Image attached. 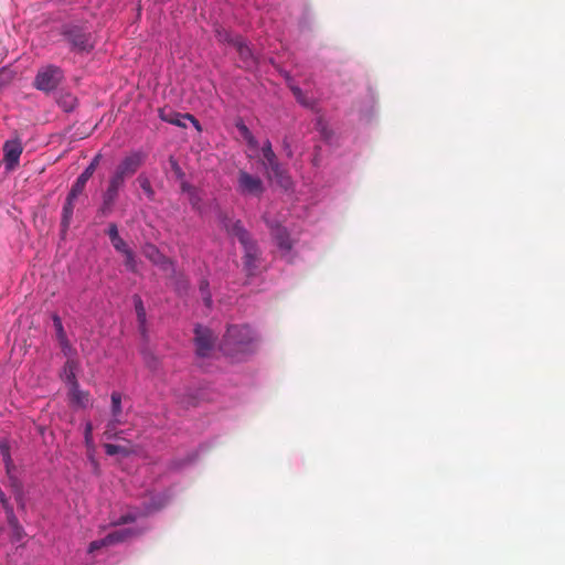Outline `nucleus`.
Wrapping results in <instances>:
<instances>
[{
    "label": "nucleus",
    "instance_id": "nucleus-4",
    "mask_svg": "<svg viewBox=\"0 0 565 565\" xmlns=\"http://www.w3.org/2000/svg\"><path fill=\"white\" fill-rule=\"evenodd\" d=\"M237 191L243 195L260 196L265 186L259 177L239 170L237 173Z\"/></svg>",
    "mask_w": 565,
    "mask_h": 565
},
{
    "label": "nucleus",
    "instance_id": "nucleus-30",
    "mask_svg": "<svg viewBox=\"0 0 565 565\" xmlns=\"http://www.w3.org/2000/svg\"><path fill=\"white\" fill-rule=\"evenodd\" d=\"M111 245L114 246V248L117 250V252H120L121 254H124L125 252L129 250L130 248H128L126 242L119 237V238H116L111 241Z\"/></svg>",
    "mask_w": 565,
    "mask_h": 565
},
{
    "label": "nucleus",
    "instance_id": "nucleus-40",
    "mask_svg": "<svg viewBox=\"0 0 565 565\" xmlns=\"http://www.w3.org/2000/svg\"><path fill=\"white\" fill-rule=\"evenodd\" d=\"M66 98H67V100H65L63 103V107H64L65 110L68 111V110H72L74 108L75 98L72 97L71 95H67Z\"/></svg>",
    "mask_w": 565,
    "mask_h": 565
},
{
    "label": "nucleus",
    "instance_id": "nucleus-5",
    "mask_svg": "<svg viewBox=\"0 0 565 565\" xmlns=\"http://www.w3.org/2000/svg\"><path fill=\"white\" fill-rule=\"evenodd\" d=\"M126 179L119 175L117 172L110 175L108 180V185L105 192L103 193V204L100 211L106 214L109 213L115 204L119 191L125 186Z\"/></svg>",
    "mask_w": 565,
    "mask_h": 565
},
{
    "label": "nucleus",
    "instance_id": "nucleus-8",
    "mask_svg": "<svg viewBox=\"0 0 565 565\" xmlns=\"http://www.w3.org/2000/svg\"><path fill=\"white\" fill-rule=\"evenodd\" d=\"M222 225L228 235L237 238L242 246H246L255 242L249 232L244 227L242 221L233 220L224 215L222 217Z\"/></svg>",
    "mask_w": 565,
    "mask_h": 565
},
{
    "label": "nucleus",
    "instance_id": "nucleus-41",
    "mask_svg": "<svg viewBox=\"0 0 565 565\" xmlns=\"http://www.w3.org/2000/svg\"><path fill=\"white\" fill-rule=\"evenodd\" d=\"M195 190H196V188H194L193 185H191L190 183H188V182H185V181H183V182L181 183V191H182L183 193H186L188 195H189L190 193H192L193 191H195Z\"/></svg>",
    "mask_w": 565,
    "mask_h": 565
},
{
    "label": "nucleus",
    "instance_id": "nucleus-19",
    "mask_svg": "<svg viewBox=\"0 0 565 565\" xmlns=\"http://www.w3.org/2000/svg\"><path fill=\"white\" fill-rule=\"evenodd\" d=\"M267 172L276 179L280 186L288 189L291 185V179L280 163L277 164V169L269 168Z\"/></svg>",
    "mask_w": 565,
    "mask_h": 565
},
{
    "label": "nucleus",
    "instance_id": "nucleus-31",
    "mask_svg": "<svg viewBox=\"0 0 565 565\" xmlns=\"http://www.w3.org/2000/svg\"><path fill=\"white\" fill-rule=\"evenodd\" d=\"M53 322H54V327H55L56 332H57V337L60 339H65V332H64V329H63L62 320H61V318L57 315L53 316Z\"/></svg>",
    "mask_w": 565,
    "mask_h": 565
},
{
    "label": "nucleus",
    "instance_id": "nucleus-17",
    "mask_svg": "<svg viewBox=\"0 0 565 565\" xmlns=\"http://www.w3.org/2000/svg\"><path fill=\"white\" fill-rule=\"evenodd\" d=\"M70 396L72 402L82 407H85L89 402V393L82 391L77 381L70 385Z\"/></svg>",
    "mask_w": 565,
    "mask_h": 565
},
{
    "label": "nucleus",
    "instance_id": "nucleus-46",
    "mask_svg": "<svg viewBox=\"0 0 565 565\" xmlns=\"http://www.w3.org/2000/svg\"><path fill=\"white\" fill-rule=\"evenodd\" d=\"M0 501H1L2 505H3L4 508H7L8 500H7V498H6L4 493L2 492V490H1V489H0Z\"/></svg>",
    "mask_w": 565,
    "mask_h": 565
},
{
    "label": "nucleus",
    "instance_id": "nucleus-42",
    "mask_svg": "<svg viewBox=\"0 0 565 565\" xmlns=\"http://www.w3.org/2000/svg\"><path fill=\"white\" fill-rule=\"evenodd\" d=\"M250 149H257L258 148V141L256 138L252 135L245 140Z\"/></svg>",
    "mask_w": 565,
    "mask_h": 565
},
{
    "label": "nucleus",
    "instance_id": "nucleus-37",
    "mask_svg": "<svg viewBox=\"0 0 565 565\" xmlns=\"http://www.w3.org/2000/svg\"><path fill=\"white\" fill-rule=\"evenodd\" d=\"M107 234H108V236H109L110 242H111L113 239H115V237H116V238H119V237H120V235H119V233H118L117 225H116V224H114V223L109 225V228H108Z\"/></svg>",
    "mask_w": 565,
    "mask_h": 565
},
{
    "label": "nucleus",
    "instance_id": "nucleus-47",
    "mask_svg": "<svg viewBox=\"0 0 565 565\" xmlns=\"http://www.w3.org/2000/svg\"><path fill=\"white\" fill-rule=\"evenodd\" d=\"M291 89H292L294 95L299 99L300 96L302 95L301 89L299 87H292Z\"/></svg>",
    "mask_w": 565,
    "mask_h": 565
},
{
    "label": "nucleus",
    "instance_id": "nucleus-27",
    "mask_svg": "<svg viewBox=\"0 0 565 565\" xmlns=\"http://www.w3.org/2000/svg\"><path fill=\"white\" fill-rule=\"evenodd\" d=\"M125 256V265L126 267L131 270V271H136L137 270V263H136V258H135V255L132 253L131 249L125 252L122 254Z\"/></svg>",
    "mask_w": 565,
    "mask_h": 565
},
{
    "label": "nucleus",
    "instance_id": "nucleus-24",
    "mask_svg": "<svg viewBox=\"0 0 565 565\" xmlns=\"http://www.w3.org/2000/svg\"><path fill=\"white\" fill-rule=\"evenodd\" d=\"M104 448L108 456H115L118 454L127 456L130 452L127 447L120 445L105 444Z\"/></svg>",
    "mask_w": 565,
    "mask_h": 565
},
{
    "label": "nucleus",
    "instance_id": "nucleus-12",
    "mask_svg": "<svg viewBox=\"0 0 565 565\" xmlns=\"http://www.w3.org/2000/svg\"><path fill=\"white\" fill-rule=\"evenodd\" d=\"M234 47L237 50L242 67L246 70L256 67L258 60L243 38L234 42Z\"/></svg>",
    "mask_w": 565,
    "mask_h": 565
},
{
    "label": "nucleus",
    "instance_id": "nucleus-16",
    "mask_svg": "<svg viewBox=\"0 0 565 565\" xmlns=\"http://www.w3.org/2000/svg\"><path fill=\"white\" fill-rule=\"evenodd\" d=\"M75 198H71L70 195L66 196L63 210H62V220H61V226L63 232H66L70 227L74 206H75Z\"/></svg>",
    "mask_w": 565,
    "mask_h": 565
},
{
    "label": "nucleus",
    "instance_id": "nucleus-9",
    "mask_svg": "<svg viewBox=\"0 0 565 565\" xmlns=\"http://www.w3.org/2000/svg\"><path fill=\"white\" fill-rule=\"evenodd\" d=\"M194 341L196 345V353L199 356H207L214 345V335L209 328L198 326L194 329Z\"/></svg>",
    "mask_w": 565,
    "mask_h": 565
},
{
    "label": "nucleus",
    "instance_id": "nucleus-43",
    "mask_svg": "<svg viewBox=\"0 0 565 565\" xmlns=\"http://www.w3.org/2000/svg\"><path fill=\"white\" fill-rule=\"evenodd\" d=\"M200 291L201 295H205L209 291V281L206 279H202L200 281Z\"/></svg>",
    "mask_w": 565,
    "mask_h": 565
},
{
    "label": "nucleus",
    "instance_id": "nucleus-10",
    "mask_svg": "<svg viewBox=\"0 0 565 565\" xmlns=\"http://www.w3.org/2000/svg\"><path fill=\"white\" fill-rule=\"evenodd\" d=\"M23 147L20 139L7 140L3 145V161L8 170H13L18 167L20 156L22 154Z\"/></svg>",
    "mask_w": 565,
    "mask_h": 565
},
{
    "label": "nucleus",
    "instance_id": "nucleus-1",
    "mask_svg": "<svg viewBox=\"0 0 565 565\" xmlns=\"http://www.w3.org/2000/svg\"><path fill=\"white\" fill-rule=\"evenodd\" d=\"M255 334L248 326H231L221 343V350L225 355L241 359L254 350Z\"/></svg>",
    "mask_w": 565,
    "mask_h": 565
},
{
    "label": "nucleus",
    "instance_id": "nucleus-23",
    "mask_svg": "<svg viewBox=\"0 0 565 565\" xmlns=\"http://www.w3.org/2000/svg\"><path fill=\"white\" fill-rule=\"evenodd\" d=\"M137 182H138L139 186L143 190L146 195L149 199H153L154 191H153V189L151 186L149 178L147 175H145V174H139L138 178H137Z\"/></svg>",
    "mask_w": 565,
    "mask_h": 565
},
{
    "label": "nucleus",
    "instance_id": "nucleus-33",
    "mask_svg": "<svg viewBox=\"0 0 565 565\" xmlns=\"http://www.w3.org/2000/svg\"><path fill=\"white\" fill-rule=\"evenodd\" d=\"M100 158H102L100 154L95 156L93 158V160L90 161V163L85 168V170L87 172H89L90 174H94L99 164Z\"/></svg>",
    "mask_w": 565,
    "mask_h": 565
},
{
    "label": "nucleus",
    "instance_id": "nucleus-35",
    "mask_svg": "<svg viewBox=\"0 0 565 565\" xmlns=\"http://www.w3.org/2000/svg\"><path fill=\"white\" fill-rule=\"evenodd\" d=\"M189 201L194 209L199 207L201 198L199 195L198 189L189 194Z\"/></svg>",
    "mask_w": 565,
    "mask_h": 565
},
{
    "label": "nucleus",
    "instance_id": "nucleus-36",
    "mask_svg": "<svg viewBox=\"0 0 565 565\" xmlns=\"http://www.w3.org/2000/svg\"><path fill=\"white\" fill-rule=\"evenodd\" d=\"M136 521V515L131 514V513H127L125 515H121L119 518V520L117 522H115L116 525H120V524H127V523H132Z\"/></svg>",
    "mask_w": 565,
    "mask_h": 565
},
{
    "label": "nucleus",
    "instance_id": "nucleus-48",
    "mask_svg": "<svg viewBox=\"0 0 565 565\" xmlns=\"http://www.w3.org/2000/svg\"><path fill=\"white\" fill-rule=\"evenodd\" d=\"M10 523H11V524L17 523L15 518H13L12 520H10Z\"/></svg>",
    "mask_w": 565,
    "mask_h": 565
},
{
    "label": "nucleus",
    "instance_id": "nucleus-15",
    "mask_svg": "<svg viewBox=\"0 0 565 565\" xmlns=\"http://www.w3.org/2000/svg\"><path fill=\"white\" fill-rule=\"evenodd\" d=\"M262 153L264 157L263 164L266 168V170H268L269 168L277 169V164L280 162H279L276 153L273 150L271 142L268 139L263 143Z\"/></svg>",
    "mask_w": 565,
    "mask_h": 565
},
{
    "label": "nucleus",
    "instance_id": "nucleus-25",
    "mask_svg": "<svg viewBox=\"0 0 565 565\" xmlns=\"http://www.w3.org/2000/svg\"><path fill=\"white\" fill-rule=\"evenodd\" d=\"M134 300H135V309H136L138 321L142 326L146 322V309H145V306H143L142 300H141V298L139 296H135Z\"/></svg>",
    "mask_w": 565,
    "mask_h": 565
},
{
    "label": "nucleus",
    "instance_id": "nucleus-28",
    "mask_svg": "<svg viewBox=\"0 0 565 565\" xmlns=\"http://www.w3.org/2000/svg\"><path fill=\"white\" fill-rule=\"evenodd\" d=\"M85 186L83 183L75 181L67 195L77 199L84 192Z\"/></svg>",
    "mask_w": 565,
    "mask_h": 565
},
{
    "label": "nucleus",
    "instance_id": "nucleus-14",
    "mask_svg": "<svg viewBox=\"0 0 565 565\" xmlns=\"http://www.w3.org/2000/svg\"><path fill=\"white\" fill-rule=\"evenodd\" d=\"M270 228L277 246L286 253L290 252L292 248V242L287 230L280 225L270 226Z\"/></svg>",
    "mask_w": 565,
    "mask_h": 565
},
{
    "label": "nucleus",
    "instance_id": "nucleus-11",
    "mask_svg": "<svg viewBox=\"0 0 565 565\" xmlns=\"http://www.w3.org/2000/svg\"><path fill=\"white\" fill-rule=\"evenodd\" d=\"M122 407H121V394L119 392H113L111 394V420L107 424V430L105 434L108 438L117 436L116 427L121 424Z\"/></svg>",
    "mask_w": 565,
    "mask_h": 565
},
{
    "label": "nucleus",
    "instance_id": "nucleus-21",
    "mask_svg": "<svg viewBox=\"0 0 565 565\" xmlns=\"http://www.w3.org/2000/svg\"><path fill=\"white\" fill-rule=\"evenodd\" d=\"M145 256L149 258L153 264H162L166 257L159 252L154 245H147L145 247Z\"/></svg>",
    "mask_w": 565,
    "mask_h": 565
},
{
    "label": "nucleus",
    "instance_id": "nucleus-7",
    "mask_svg": "<svg viewBox=\"0 0 565 565\" xmlns=\"http://www.w3.org/2000/svg\"><path fill=\"white\" fill-rule=\"evenodd\" d=\"M243 267L247 276H255L260 271L262 267V254L258 245L255 242L243 246Z\"/></svg>",
    "mask_w": 565,
    "mask_h": 565
},
{
    "label": "nucleus",
    "instance_id": "nucleus-32",
    "mask_svg": "<svg viewBox=\"0 0 565 565\" xmlns=\"http://www.w3.org/2000/svg\"><path fill=\"white\" fill-rule=\"evenodd\" d=\"M236 128L237 130L239 131L242 138L244 140H246L249 136H252L253 134L250 132V130L248 129V127L242 121V120H238L236 122Z\"/></svg>",
    "mask_w": 565,
    "mask_h": 565
},
{
    "label": "nucleus",
    "instance_id": "nucleus-3",
    "mask_svg": "<svg viewBox=\"0 0 565 565\" xmlns=\"http://www.w3.org/2000/svg\"><path fill=\"white\" fill-rule=\"evenodd\" d=\"M64 74L61 67L50 64L41 67L33 81V86L44 93L54 90L63 81Z\"/></svg>",
    "mask_w": 565,
    "mask_h": 565
},
{
    "label": "nucleus",
    "instance_id": "nucleus-22",
    "mask_svg": "<svg viewBox=\"0 0 565 565\" xmlns=\"http://www.w3.org/2000/svg\"><path fill=\"white\" fill-rule=\"evenodd\" d=\"M216 39L218 42L228 43L234 46L236 40H241V36H233L230 31L224 28H217L215 30Z\"/></svg>",
    "mask_w": 565,
    "mask_h": 565
},
{
    "label": "nucleus",
    "instance_id": "nucleus-34",
    "mask_svg": "<svg viewBox=\"0 0 565 565\" xmlns=\"http://www.w3.org/2000/svg\"><path fill=\"white\" fill-rule=\"evenodd\" d=\"M84 437L87 445L93 441V425L90 422L85 424Z\"/></svg>",
    "mask_w": 565,
    "mask_h": 565
},
{
    "label": "nucleus",
    "instance_id": "nucleus-13",
    "mask_svg": "<svg viewBox=\"0 0 565 565\" xmlns=\"http://www.w3.org/2000/svg\"><path fill=\"white\" fill-rule=\"evenodd\" d=\"M160 118L167 122L175 126L186 127L185 120L191 121L198 130H201L199 120L191 114H179L170 113L166 114L163 110L160 111Z\"/></svg>",
    "mask_w": 565,
    "mask_h": 565
},
{
    "label": "nucleus",
    "instance_id": "nucleus-29",
    "mask_svg": "<svg viewBox=\"0 0 565 565\" xmlns=\"http://www.w3.org/2000/svg\"><path fill=\"white\" fill-rule=\"evenodd\" d=\"M104 546H109V544L106 543V537L100 539V540H95L89 543L88 553H94L95 551L100 550Z\"/></svg>",
    "mask_w": 565,
    "mask_h": 565
},
{
    "label": "nucleus",
    "instance_id": "nucleus-18",
    "mask_svg": "<svg viewBox=\"0 0 565 565\" xmlns=\"http://www.w3.org/2000/svg\"><path fill=\"white\" fill-rule=\"evenodd\" d=\"M137 534H138L137 531H135L132 529H121V530L110 532L105 537H106V543H108L109 545H114V544L124 542V541L128 540L129 537L135 536Z\"/></svg>",
    "mask_w": 565,
    "mask_h": 565
},
{
    "label": "nucleus",
    "instance_id": "nucleus-26",
    "mask_svg": "<svg viewBox=\"0 0 565 565\" xmlns=\"http://www.w3.org/2000/svg\"><path fill=\"white\" fill-rule=\"evenodd\" d=\"M0 452H1L3 461L6 463L7 471L10 472V467L12 465V460H11V456H10V447L6 440L0 441Z\"/></svg>",
    "mask_w": 565,
    "mask_h": 565
},
{
    "label": "nucleus",
    "instance_id": "nucleus-39",
    "mask_svg": "<svg viewBox=\"0 0 565 565\" xmlns=\"http://www.w3.org/2000/svg\"><path fill=\"white\" fill-rule=\"evenodd\" d=\"M93 177V174H90L89 172H87L86 170H84L79 175L78 178L76 179V181H78L79 183H83L84 185H86V183L88 182V180Z\"/></svg>",
    "mask_w": 565,
    "mask_h": 565
},
{
    "label": "nucleus",
    "instance_id": "nucleus-38",
    "mask_svg": "<svg viewBox=\"0 0 565 565\" xmlns=\"http://www.w3.org/2000/svg\"><path fill=\"white\" fill-rule=\"evenodd\" d=\"M93 177V174H90L89 172H87L86 170H84L79 175L78 178L76 179V181H78L79 183H83L84 185H86V183L88 182V180Z\"/></svg>",
    "mask_w": 565,
    "mask_h": 565
},
{
    "label": "nucleus",
    "instance_id": "nucleus-44",
    "mask_svg": "<svg viewBox=\"0 0 565 565\" xmlns=\"http://www.w3.org/2000/svg\"><path fill=\"white\" fill-rule=\"evenodd\" d=\"M202 298H203L205 306L207 308H210L212 306V296H211L210 291H206L205 295H202Z\"/></svg>",
    "mask_w": 565,
    "mask_h": 565
},
{
    "label": "nucleus",
    "instance_id": "nucleus-2",
    "mask_svg": "<svg viewBox=\"0 0 565 565\" xmlns=\"http://www.w3.org/2000/svg\"><path fill=\"white\" fill-rule=\"evenodd\" d=\"M61 35L68 43L70 50L78 54H88L94 50L92 32L85 24L65 23L61 26Z\"/></svg>",
    "mask_w": 565,
    "mask_h": 565
},
{
    "label": "nucleus",
    "instance_id": "nucleus-6",
    "mask_svg": "<svg viewBox=\"0 0 565 565\" xmlns=\"http://www.w3.org/2000/svg\"><path fill=\"white\" fill-rule=\"evenodd\" d=\"M146 158L147 154L143 151L130 152L117 164L115 172L127 180L139 170Z\"/></svg>",
    "mask_w": 565,
    "mask_h": 565
},
{
    "label": "nucleus",
    "instance_id": "nucleus-45",
    "mask_svg": "<svg viewBox=\"0 0 565 565\" xmlns=\"http://www.w3.org/2000/svg\"><path fill=\"white\" fill-rule=\"evenodd\" d=\"M171 163H172V168H173V170H174L179 175H182L183 173H182V171H181L180 167L178 166V163H177L175 161H173V160H171Z\"/></svg>",
    "mask_w": 565,
    "mask_h": 565
},
{
    "label": "nucleus",
    "instance_id": "nucleus-20",
    "mask_svg": "<svg viewBox=\"0 0 565 565\" xmlns=\"http://www.w3.org/2000/svg\"><path fill=\"white\" fill-rule=\"evenodd\" d=\"M78 366L77 361L73 359H68L63 367V379L68 384L72 385L74 381H77L75 371Z\"/></svg>",
    "mask_w": 565,
    "mask_h": 565
}]
</instances>
